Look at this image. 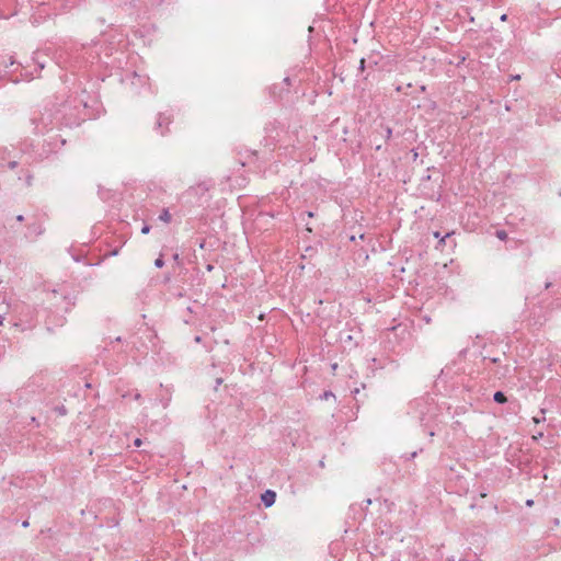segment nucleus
<instances>
[{
  "label": "nucleus",
  "instance_id": "7ed1b4c3",
  "mask_svg": "<svg viewBox=\"0 0 561 561\" xmlns=\"http://www.w3.org/2000/svg\"><path fill=\"white\" fill-rule=\"evenodd\" d=\"M159 218H160L162 221H164V222H170V220H171V215H170V213H169L167 209H164V210L161 213V215L159 216Z\"/></svg>",
  "mask_w": 561,
  "mask_h": 561
},
{
  "label": "nucleus",
  "instance_id": "9b49d317",
  "mask_svg": "<svg viewBox=\"0 0 561 561\" xmlns=\"http://www.w3.org/2000/svg\"><path fill=\"white\" fill-rule=\"evenodd\" d=\"M506 19H507V15H506V14H503V15L501 16V20H502V21H506Z\"/></svg>",
  "mask_w": 561,
  "mask_h": 561
},
{
  "label": "nucleus",
  "instance_id": "0eeeda50",
  "mask_svg": "<svg viewBox=\"0 0 561 561\" xmlns=\"http://www.w3.org/2000/svg\"><path fill=\"white\" fill-rule=\"evenodd\" d=\"M449 236H450V233H447L446 236L442 237V238L439 239V244L444 245V244H445L446 239H447Z\"/></svg>",
  "mask_w": 561,
  "mask_h": 561
},
{
  "label": "nucleus",
  "instance_id": "6e6552de",
  "mask_svg": "<svg viewBox=\"0 0 561 561\" xmlns=\"http://www.w3.org/2000/svg\"><path fill=\"white\" fill-rule=\"evenodd\" d=\"M150 231V227L149 226H145L142 229H141V232L142 233H148Z\"/></svg>",
  "mask_w": 561,
  "mask_h": 561
},
{
  "label": "nucleus",
  "instance_id": "20e7f679",
  "mask_svg": "<svg viewBox=\"0 0 561 561\" xmlns=\"http://www.w3.org/2000/svg\"><path fill=\"white\" fill-rule=\"evenodd\" d=\"M496 236H497V238H500L501 240H505V239H506V237H507V233H506L505 231L501 230V231H497V232H496Z\"/></svg>",
  "mask_w": 561,
  "mask_h": 561
},
{
  "label": "nucleus",
  "instance_id": "f8f14e48",
  "mask_svg": "<svg viewBox=\"0 0 561 561\" xmlns=\"http://www.w3.org/2000/svg\"><path fill=\"white\" fill-rule=\"evenodd\" d=\"M434 237H435V238H439V239H440V234H439V232H434Z\"/></svg>",
  "mask_w": 561,
  "mask_h": 561
},
{
  "label": "nucleus",
  "instance_id": "f257e3e1",
  "mask_svg": "<svg viewBox=\"0 0 561 561\" xmlns=\"http://www.w3.org/2000/svg\"><path fill=\"white\" fill-rule=\"evenodd\" d=\"M261 499L264 505L270 507L275 503L276 493L274 491L267 490L262 494Z\"/></svg>",
  "mask_w": 561,
  "mask_h": 561
},
{
  "label": "nucleus",
  "instance_id": "9d476101",
  "mask_svg": "<svg viewBox=\"0 0 561 561\" xmlns=\"http://www.w3.org/2000/svg\"><path fill=\"white\" fill-rule=\"evenodd\" d=\"M538 437H542V433L537 434V436H533L534 439H538Z\"/></svg>",
  "mask_w": 561,
  "mask_h": 561
},
{
  "label": "nucleus",
  "instance_id": "ddd939ff",
  "mask_svg": "<svg viewBox=\"0 0 561 561\" xmlns=\"http://www.w3.org/2000/svg\"><path fill=\"white\" fill-rule=\"evenodd\" d=\"M16 219H18L19 221H22V220H23V216H21V215H20V216H18V217H16Z\"/></svg>",
  "mask_w": 561,
  "mask_h": 561
},
{
  "label": "nucleus",
  "instance_id": "1a4fd4ad",
  "mask_svg": "<svg viewBox=\"0 0 561 561\" xmlns=\"http://www.w3.org/2000/svg\"><path fill=\"white\" fill-rule=\"evenodd\" d=\"M141 444H142V442H141V439H140V438H137V439L135 440V446L139 447V446H141Z\"/></svg>",
  "mask_w": 561,
  "mask_h": 561
},
{
  "label": "nucleus",
  "instance_id": "39448f33",
  "mask_svg": "<svg viewBox=\"0 0 561 561\" xmlns=\"http://www.w3.org/2000/svg\"><path fill=\"white\" fill-rule=\"evenodd\" d=\"M163 264H164V262H163L162 257H158V259L154 261V265H156L157 267H159V268H160V267H162V266H163Z\"/></svg>",
  "mask_w": 561,
  "mask_h": 561
},
{
  "label": "nucleus",
  "instance_id": "f03ea898",
  "mask_svg": "<svg viewBox=\"0 0 561 561\" xmlns=\"http://www.w3.org/2000/svg\"><path fill=\"white\" fill-rule=\"evenodd\" d=\"M494 400L497 403H505L507 401V398H506V396L503 392L497 391V392L494 393Z\"/></svg>",
  "mask_w": 561,
  "mask_h": 561
},
{
  "label": "nucleus",
  "instance_id": "4468645a",
  "mask_svg": "<svg viewBox=\"0 0 561 561\" xmlns=\"http://www.w3.org/2000/svg\"><path fill=\"white\" fill-rule=\"evenodd\" d=\"M23 526H24V527L28 526V523H27V522H24V523H23Z\"/></svg>",
  "mask_w": 561,
  "mask_h": 561
},
{
  "label": "nucleus",
  "instance_id": "423d86ee",
  "mask_svg": "<svg viewBox=\"0 0 561 561\" xmlns=\"http://www.w3.org/2000/svg\"><path fill=\"white\" fill-rule=\"evenodd\" d=\"M543 421H545V416H542V417L534 416V417H533V422H534L535 424H539V423H541V422H543Z\"/></svg>",
  "mask_w": 561,
  "mask_h": 561
}]
</instances>
